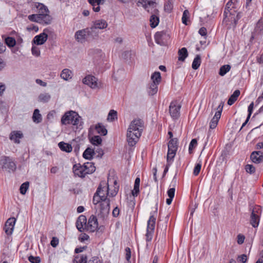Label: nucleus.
I'll list each match as a JSON object with an SVG mask.
<instances>
[{
    "label": "nucleus",
    "mask_w": 263,
    "mask_h": 263,
    "mask_svg": "<svg viewBox=\"0 0 263 263\" xmlns=\"http://www.w3.org/2000/svg\"><path fill=\"white\" fill-rule=\"evenodd\" d=\"M144 128V121L140 119H135L130 123L127 131V141L130 146H133L139 141Z\"/></svg>",
    "instance_id": "1"
},
{
    "label": "nucleus",
    "mask_w": 263,
    "mask_h": 263,
    "mask_svg": "<svg viewBox=\"0 0 263 263\" xmlns=\"http://www.w3.org/2000/svg\"><path fill=\"white\" fill-rule=\"evenodd\" d=\"M82 119L79 114L74 111H69L65 113L61 118V123L63 125L72 124L80 129L82 128Z\"/></svg>",
    "instance_id": "2"
},
{
    "label": "nucleus",
    "mask_w": 263,
    "mask_h": 263,
    "mask_svg": "<svg viewBox=\"0 0 263 263\" xmlns=\"http://www.w3.org/2000/svg\"><path fill=\"white\" fill-rule=\"evenodd\" d=\"M156 218L154 215H151L147 221L146 240L150 241L152 239L154 229L155 228Z\"/></svg>",
    "instance_id": "3"
},
{
    "label": "nucleus",
    "mask_w": 263,
    "mask_h": 263,
    "mask_svg": "<svg viewBox=\"0 0 263 263\" xmlns=\"http://www.w3.org/2000/svg\"><path fill=\"white\" fill-rule=\"evenodd\" d=\"M223 105L224 102L221 101L218 106L216 108H214V109L217 110V111L215 112L214 116L210 122V128L211 129H214L217 126L219 120L221 117Z\"/></svg>",
    "instance_id": "4"
},
{
    "label": "nucleus",
    "mask_w": 263,
    "mask_h": 263,
    "mask_svg": "<svg viewBox=\"0 0 263 263\" xmlns=\"http://www.w3.org/2000/svg\"><path fill=\"white\" fill-rule=\"evenodd\" d=\"M106 182L105 181H101L97 188L96 192L95 193L93 197L92 202L94 204H97L101 202L104 201L107 199V196H105V194L101 195V191L102 190V185H105Z\"/></svg>",
    "instance_id": "5"
},
{
    "label": "nucleus",
    "mask_w": 263,
    "mask_h": 263,
    "mask_svg": "<svg viewBox=\"0 0 263 263\" xmlns=\"http://www.w3.org/2000/svg\"><path fill=\"white\" fill-rule=\"evenodd\" d=\"M242 16L241 13L240 12H235L230 13V14H228V16L226 17L227 21H223V22L227 23L228 21L230 22L229 26L228 27V29H230L232 27L233 28H235L237 24L238 20Z\"/></svg>",
    "instance_id": "6"
},
{
    "label": "nucleus",
    "mask_w": 263,
    "mask_h": 263,
    "mask_svg": "<svg viewBox=\"0 0 263 263\" xmlns=\"http://www.w3.org/2000/svg\"><path fill=\"white\" fill-rule=\"evenodd\" d=\"M181 105L176 101H172L169 106V112L171 117L174 119H177L180 116V110Z\"/></svg>",
    "instance_id": "7"
},
{
    "label": "nucleus",
    "mask_w": 263,
    "mask_h": 263,
    "mask_svg": "<svg viewBox=\"0 0 263 263\" xmlns=\"http://www.w3.org/2000/svg\"><path fill=\"white\" fill-rule=\"evenodd\" d=\"M138 6H142L147 11H151V9H155L157 7V4L153 0H137Z\"/></svg>",
    "instance_id": "8"
},
{
    "label": "nucleus",
    "mask_w": 263,
    "mask_h": 263,
    "mask_svg": "<svg viewBox=\"0 0 263 263\" xmlns=\"http://www.w3.org/2000/svg\"><path fill=\"white\" fill-rule=\"evenodd\" d=\"M100 215L103 218L107 217L110 210V199L107 198L100 203Z\"/></svg>",
    "instance_id": "9"
},
{
    "label": "nucleus",
    "mask_w": 263,
    "mask_h": 263,
    "mask_svg": "<svg viewBox=\"0 0 263 263\" xmlns=\"http://www.w3.org/2000/svg\"><path fill=\"white\" fill-rule=\"evenodd\" d=\"M98 228V219L96 216L92 215L88 219L87 223L86 231L90 232H95Z\"/></svg>",
    "instance_id": "10"
},
{
    "label": "nucleus",
    "mask_w": 263,
    "mask_h": 263,
    "mask_svg": "<svg viewBox=\"0 0 263 263\" xmlns=\"http://www.w3.org/2000/svg\"><path fill=\"white\" fill-rule=\"evenodd\" d=\"M154 38L157 44L161 46H165L166 45V40L169 38V36L164 31H161L156 32Z\"/></svg>",
    "instance_id": "11"
},
{
    "label": "nucleus",
    "mask_w": 263,
    "mask_h": 263,
    "mask_svg": "<svg viewBox=\"0 0 263 263\" xmlns=\"http://www.w3.org/2000/svg\"><path fill=\"white\" fill-rule=\"evenodd\" d=\"M28 18L30 21L43 24H48L49 22V19L45 20L46 16L44 15L42 13L29 15Z\"/></svg>",
    "instance_id": "12"
},
{
    "label": "nucleus",
    "mask_w": 263,
    "mask_h": 263,
    "mask_svg": "<svg viewBox=\"0 0 263 263\" xmlns=\"http://www.w3.org/2000/svg\"><path fill=\"white\" fill-rule=\"evenodd\" d=\"M3 169L10 171H14L16 169V164L12 160L11 158L7 157H4V159L2 160Z\"/></svg>",
    "instance_id": "13"
},
{
    "label": "nucleus",
    "mask_w": 263,
    "mask_h": 263,
    "mask_svg": "<svg viewBox=\"0 0 263 263\" xmlns=\"http://www.w3.org/2000/svg\"><path fill=\"white\" fill-rule=\"evenodd\" d=\"M150 10L152 11H147L152 14L149 20L150 25L152 28H154L158 26L159 22V18L158 16L159 11L157 7H155V9H152V10L151 9Z\"/></svg>",
    "instance_id": "14"
},
{
    "label": "nucleus",
    "mask_w": 263,
    "mask_h": 263,
    "mask_svg": "<svg viewBox=\"0 0 263 263\" xmlns=\"http://www.w3.org/2000/svg\"><path fill=\"white\" fill-rule=\"evenodd\" d=\"M87 218L84 215H80L77 220L76 227L79 231L82 232L86 230Z\"/></svg>",
    "instance_id": "15"
},
{
    "label": "nucleus",
    "mask_w": 263,
    "mask_h": 263,
    "mask_svg": "<svg viewBox=\"0 0 263 263\" xmlns=\"http://www.w3.org/2000/svg\"><path fill=\"white\" fill-rule=\"evenodd\" d=\"M83 83L93 89L98 87L97 79L92 75L86 76L83 80Z\"/></svg>",
    "instance_id": "16"
},
{
    "label": "nucleus",
    "mask_w": 263,
    "mask_h": 263,
    "mask_svg": "<svg viewBox=\"0 0 263 263\" xmlns=\"http://www.w3.org/2000/svg\"><path fill=\"white\" fill-rule=\"evenodd\" d=\"M87 33V28L77 31L75 33L74 35L76 40L81 43L84 42L85 40H89V36Z\"/></svg>",
    "instance_id": "17"
},
{
    "label": "nucleus",
    "mask_w": 263,
    "mask_h": 263,
    "mask_svg": "<svg viewBox=\"0 0 263 263\" xmlns=\"http://www.w3.org/2000/svg\"><path fill=\"white\" fill-rule=\"evenodd\" d=\"M73 172L76 176L83 178L87 174L83 165L80 164H76L73 166Z\"/></svg>",
    "instance_id": "18"
},
{
    "label": "nucleus",
    "mask_w": 263,
    "mask_h": 263,
    "mask_svg": "<svg viewBox=\"0 0 263 263\" xmlns=\"http://www.w3.org/2000/svg\"><path fill=\"white\" fill-rule=\"evenodd\" d=\"M250 159L253 163H260L263 161V153L261 151H254L250 155Z\"/></svg>",
    "instance_id": "19"
},
{
    "label": "nucleus",
    "mask_w": 263,
    "mask_h": 263,
    "mask_svg": "<svg viewBox=\"0 0 263 263\" xmlns=\"http://www.w3.org/2000/svg\"><path fill=\"white\" fill-rule=\"evenodd\" d=\"M256 212L258 213V211ZM260 221V216L255 213L254 210H253L250 216V224L254 228L258 227Z\"/></svg>",
    "instance_id": "20"
},
{
    "label": "nucleus",
    "mask_w": 263,
    "mask_h": 263,
    "mask_svg": "<svg viewBox=\"0 0 263 263\" xmlns=\"http://www.w3.org/2000/svg\"><path fill=\"white\" fill-rule=\"evenodd\" d=\"M46 30L47 29H44V32L34 37L33 40L34 44L37 45H42L46 41L48 37V35L45 33Z\"/></svg>",
    "instance_id": "21"
},
{
    "label": "nucleus",
    "mask_w": 263,
    "mask_h": 263,
    "mask_svg": "<svg viewBox=\"0 0 263 263\" xmlns=\"http://www.w3.org/2000/svg\"><path fill=\"white\" fill-rule=\"evenodd\" d=\"M23 137L22 133L20 131H13L12 132L9 136V138L11 140L13 141L15 143H20V139Z\"/></svg>",
    "instance_id": "22"
},
{
    "label": "nucleus",
    "mask_w": 263,
    "mask_h": 263,
    "mask_svg": "<svg viewBox=\"0 0 263 263\" xmlns=\"http://www.w3.org/2000/svg\"><path fill=\"white\" fill-rule=\"evenodd\" d=\"M233 3V0H230L226 4L223 12V15L224 16L223 21H227L226 17L228 16L229 14H230V13L236 12V11L233 9V7H232V8L231 7Z\"/></svg>",
    "instance_id": "23"
},
{
    "label": "nucleus",
    "mask_w": 263,
    "mask_h": 263,
    "mask_svg": "<svg viewBox=\"0 0 263 263\" xmlns=\"http://www.w3.org/2000/svg\"><path fill=\"white\" fill-rule=\"evenodd\" d=\"M61 77L63 80L68 81L72 78V72L69 69H64L61 73Z\"/></svg>",
    "instance_id": "24"
},
{
    "label": "nucleus",
    "mask_w": 263,
    "mask_h": 263,
    "mask_svg": "<svg viewBox=\"0 0 263 263\" xmlns=\"http://www.w3.org/2000/svg\"><path fill=\"white\" fill-rule=\"evenodd\" d=\"M108 26L107 23L104 20H99L96 21L93 26L96 29H102L106 28Z\"/></svg>",
    "instance_id": "25"
},
{
    "label": "nucleus",
    "mask_w": 263,
    "mask_h": 263,
    "mask_svg": "<svg viewBox=\"0 0 263 263\" xmlns=\"http://www.w3.org/2000/svg\"><path fill=\"white\" fill-rule=\"evenodd\" d=\"M58 146L61 151L66 153H70L72 151V147L71 144L64 142H60L58 144Z\"/></svg>",
    "instance_id": "26"
},
{
    "label": "nucleus",
    "mask_w": 263,
    "mask_h": 263,
    "mask_svg": "<svg viewBox=\"0 0 263 263\" xmlns=\"http://www.w3.org/2000/svg\"><path fill=\"white\" fill-rule=\"evenodd\" d=\"M95 154V151L94 149L87 147L84 152L83 157L86 159L91 160Z\"/></svg>",
    "instance_id": "27"
},
{
    "label": "nucleus",
    "mask_w": 263,
    "mask_h": 263,
    "mask_svg": "<svg viewBox=\"0 0 263 263\" xmlns=\"http://www.w3.org/2000/svg\"><path fill=\"white\" fill-rule=\"evenodd\" d=\"M85 171L87 174H90L93 173L96 170V167L94 165V163L92 162H86L83 165Z\"/></svg>",
    "instance_id": "28"
},
{
    "label": "nucleus",
    "mask_w": 263,
    "mask_h": 263,
    "mask_svg": "<svg viewBox=\"0 0 263 263\" xmlns=\"http://www.w3.org/2000/svg\"><path fill=\"white\" fill-rule=\"evenodd\" d=\"M156 82L149 83L148 86V93L149 95L153 96L156 94L158 91V85Z\"/></svg>",
    "instance_id": "29"
},
{
    "label": "nucleus",
    "mask_w": 263,
    "mask_h": 263,
    "mask_svg": "<svg viewBox=\"0 0 263 263\" xmlns=\"http://www.w3.org/2000/svg\"><path fill=\"white\" fill-rule=\"evenodd\" d=\"M240 92L238 89L235 90L233 93L230 96L228 101V104L232 105L237 100V98L240 95Z\"/></svg>",
    "instance_id": "30"
},
{
    "label": "nucleus",
    "mask_w": 263,
    "mask_h": 263,
    "mask_svg": "<svg viewBox=\"0 0 263 263\" xmlns=\"http://www.w3.org/2000/svg\"><path fill=\"white\" fill-rule=\"evenodd\" d=\"M178 60L183 62L186 58L188 56V52L187 49L183 47L178 51Z\"/></svg>",
    "instance_id": "31"
},
{
    "label": "nucleus",
    "mask_w": 263,
    "mask_h": 263,
    "mask_svg": "<svg viewBox=\"0 0 263 263\" xmlns=\"http://www.w3.org/2000/svg\"><path fill=\"white\" fill-rule=\"evenodd\" d=\"M140 179L139 177H137L135 181L134 189L132 191V195L134 197L138 196L139 193V186H140Z\"/></svg>",
    "instance_id": "32"
},
{
    "label": "nucleus",
    "mask_w": 263,
    "mask_h": 263,
    "mask_svg": "<svg viewBox=\"0 0 263 263\" xmlns=\"http://www.w3.org/2000/svg\"><path fill=\"white\" fill-rule=\"evenodd\" d=\"M36 8L39 10V14H43L44 15L46 16V19H49V16L46 14V13L48 11V8L44 5L43 4L39 3L36 6Z\"/></svg>",
    "instance_id": "33"
},
{
    "label": "nucleus",
    "mask_w": 263,
    "mask_h": 263,
    "mask_svg": "<svg viewBox=\"0 0 263 263\" xmlns=\"http://www.w3.org/2000/svg\"><path fill=\"white\" fill-rule=\"evenodd\" d=\"M32 120L34 123H39L42 121V115L40 114V110L35 109L33 113Z\"/></svg>",
    "instance_id": "34"
},
{
    "label": "nucleus",
    "mask_w": 263,
    "mask_h": 263,
    "mask_svg": "<svg viewBox=\"0 0 263 263\" xmlns=\"http://www.w3.org/2000/svg\"><path fill=\"white\" fill-rule=\"evenodd\" d=\"M89 40L93 39L95 37L97 36L98 33L96 31V29L92 26L90 28H87Z\"/></svg>",
    "instance_id": "35"
},
{
    "label": "nucleus",
    "mask_w": 263,
    "mask_h": 263,
    "mask_svg": "<svg viewBox=\"0 0 263 263\" xmlns=\"http://www.w3.org/2000/svg\"><path fill=\"white\" fill-rule=\"evenodd\" d=\"M87 257L86 255H79L75 257L73 263H87Z\"/></svg>",
    "instance_id": "36"
},
{
    "label": "nucleus",
    "mask_w": 263,
    "mask_h": 263,
    "mask_svg": "<svg viewBox=\"0 0 263 263\" xmlns=\"http://www.w3.org/2000/svg\"><path fill=\"white\" fill-rule=\"evenodd\" d=\"M201 64V57L200 55L197 54L194 58L193 62L192 63V67L193 69L196 70L197 69Z\"/></svg>",
    "instance_id": "37"
},
{
    "label": "nucleus",
    "mask_w": 263,
    "mask_h": 263,
    "mask_svg": "<svg viewBox=\"0 0 263 263\" xmlns=\"http://www.w3.org/2000/svg\"><path fill=\"white\" fill-rule=\"evenodd\" d=\"M89 141L92 145L98 146L101 144L102 140L99 136H94L89 138Z\"/></svg>",
    "instance_id": "38"
},
{
    "label": "nucleus",
    "mask_w": 263,
    "mask_h": 263,
    "mask_svg": "<svg viewBox=\"0 0 263 263\" xmlns=\"http://www.w3.org/2000/svg\"><path fill=\"white\" fill-rule=\"evenodd\" d=\"M151 78L152 82H156V84H159L161 80L160 73L159 71L154 72Z\"/></svg>",
    "instance_id": "39"
},
{
    "label": "nucleus",
    "mask_w": 263,
    "mask_h": 263,
    "mask_svg": "<svg viewBox=\"0 0 263 263\" xmlns=\"http://www.w3.org/2000/svg\"><path fill=\"white\" fill-rule=\"evenodd\" d=\"M96 129L97 133L103 136H105L107 133V130L105 127L100 123H98L96 126Z\"/></svg>",
    "instance_id": "40"
},
{
    "label": "nucleus",
    "mask_w": 263,
    "mask_h": 263,
    "mask_svg": "<svg viewBox=\"0 0 263 263\" xmlns=\"http://www.w3.org/2000/svg\"><path fill=\"white\" fill-rule=\"evenodd\" d=\"M177 151V149L174 148H168L167 154V160H170V161L172 162L173 161L174 158L175 157Z\"/></svg>",
    "instance_id": "41"
},
{
    "label": "nucleus",
    "mask_w": 263,
    "mask_h": 263,
    "mask_svg": "<svg viewBox=\"0 0 263 263\" xmlns=\"http://www.w3.org/2000/svg\"><path fill=\"white\" fill-rule=\"evenodd\" d=\"M231 66L229 65H224L222 66L219 69V74L221 76H224L228 71H230Z\"/></svg>",
    "instance_id": "42"
},
{
    "label": "nucleus",
    "mask_w": 263,
    "mask_h": 263,
    "mask_svg": "<svg viewBox=\"0 0 263 263\" xmlns=\"http://www.w3.org/2000/svg\"><path fill=\"white\" fill-rule=\"evenodd\" d=\"M168 148L178 149V139L172 138L168 143Z\"/></svg>",
    "instance_id": "43"
},
{
    "label": "nucleus",
    "mask_w": 263,
    "mask_h": 263,
    "mask_svg": "<svg viewBox=\"0 0 263 263\" xmlns=\"http://www.w3.org/2000/svg\"><path fill=\"white\" fill-rule=\"evenodd\" d=\"M5 43L9 47H13L16 44L15 40L12 37H7L5 39Z\"/></svg>",
    "instance_id": "44"
},
{
    "label": "nucleus",
    "mask_w": 263,
    "mask_h": 263,
    "mask_svg": "<svg viewBox=\"0 0 263 263\" xmlns=\"http://www.w3.org/2000/svg\"><path fill=\"white\" fill-rule=\"evenodd\" d=\"M29 186V182L26 181L23 184H21L20 187V191L21 194L22 195H25L27 191L28 190Z\"/></svg>",
    "instance_id": "45"
},
{
    "label": "nucleus",
    "mask_w": 263,
    "mask_h": 263,
    "mask_svg": "<svg viewBox=\"0 0 263 263\" xmlns=\"http://www.w3.org/2000/svg\"><path fill=\"white\" fill-rule=\"evenodd\" d=\"M190 17V12L188 10H185L183 12L182 22L185 25H187V22Z\"/></svg>",
    "instance_id": "46"
},
{
    "label": "nucleus",
    "mask_w": 263,
    "mask_h": 263,
    "mask_svg": "<svg viewBox=\"0 0 263 263\" xmlns=\"http://www.w3.org/2000/svg\"><path fill=\"white\" fill-rule=\"evenodd\" d=\"M255 31L258 33L263 32V20H259L256 24L255 27Z\"/></svg>",
    "instance_id": "47"
},
{
    "label": "nucleus",
    "mask_w": 263,
    "mask_h": 263,
    "mask_svg": "<svg viewBox=\"0 0 263 263\" xmlns=\"http://www.w3.org/2000/svg\"><path fill=\"white\" fill-rule=\"evenodd\" d=\"M173 8V1H168L164 5V10L167 12H171Z\"/></svg>",
    "instance_id": "48"
},
{
    "label": "nucleus",
    "mask_w": 263,
    "mask_h": 263,
    "mask_svg": "<svg viewBox=\"0 0 263 263\" xmlns=\"http://www.w3.org/2000/svg\"><path fill=\"white\" fill-rule=\"evenodd\" d=\"M108 120L111 121H114L117 119V112L114 110H110L107 117Z\"/></svg>",
    "instance_id": "49"
},
{
    "label": "nucleus",
    "mask_w": 263,
    "mask_h": 263,
    "mask_svg": "<svg viewBox=\"0 0 263 263\" xmlns=\"http://www.w3.org/2000/svg\"><path fill=\"white\" fill-rule=\"evenodd\" d=\"M39 101L41 102H47L49 99V96L47 93H41L39 96Z\"/></svg>",
    "instance_id": "50"
},
{
    "label": "nucleus",
    "mask_w": 263,
    "mask_h": 263,
    "mask_svg": "<svg viewBox=\"0 0 263 263\" xmlns=\"http://www.w3.org/2000/svg\"><path fill=\"white\" fill-rule=\"evenodd\" d=\"M201 168V162L200 161L199 162L196 164V165L194 167V168L193 174L195 176H197L200 173Z\"/></svg>",
    "instance_id": "51"
},
{
    "label": "nucleus",
    "mask_w": 263,
    "mask_h": 263,
    "mask_svg": "<svg viewBox=\"0 0 263 263\" xmlns=\"http://www.w3.org/2000/svg\"><path fill=\"white\" fill-rule=\"evenodd\" d=\"M197 145V141L196 139H193L191 140L189 147V152L191 154L192 153V150Z\"/></svg>",
    "instance_id": "52"
},
{
    "label": "nucleus",
    "mask_w": 263,
    "mask_h": 263,
    "mask_svg": "<svg viewBox=\"0 0 263 263\" xmlns=\"http://www.w3.org/2000/svg\"><path fill=\"white\" fill-rule=\"evenodd\" d=\"M245 170L246 171L250 174H253L255 172V167L251 164H247L245 166Z\"/></svg>",
    "instance_id": "53"
},
{
    "label": "nucleus",
    "mask_w": 263,
    "mask_h": 263,
    "mask_svg": "<svg viewBox=\"0 0 263 263\" xmlns=\"http://www.w3.org/2000/svg\"><path fill=\"white\" fill-rule=\"evenodd\" d=\"M28 260L31 263H40L41 261V259L39 257L33 256L32 255L29 256Z\"/></svg>",
    "instance_id": "54"
},
{
    "label": "nucleus",
    "mask_w": 263,
    "mask_h": 263,
    "mask_svg": "<svg viewBox=\"0 0 263 263\" xmlns=\"http://www.w3.org/2000/svg\"><path fill=\"white\" fill-rule=\"evenodd\" d=\"M15 221H16V219L14 217H11V218H9L7 220L5 224H6L7 227H8L9 226L10 227H12L13 228H14V226L15 224Z\"/></svg>",
    "instance_id": "55"
},
{
    "label": "nucleus",
    "mask_w": 263,
    "mask_h": 263,
    "mask_svg": "<svg viewBox=\"0 0 263 263\" xmlns=\"http://www.w3.org/2000/svg\"><path fill=\"white\" fill-rule=\"evenodd\" d=\"M59 243V239L57 237H52L50 241V246L53 248H56Z\"/></svg>",
    "instance_id": "56"
},
{
    "label": "nucleus",
    "mask_w": 263,
    "mask_h": 263,
    "mask_svg": "<svg viewBox=\"0 0 263 263\" xmlns=\"http://www.w3.org/2000/svg\"><path fill=\"white\" fill-rule=\"evenodd\" d=\"M13 229L14 228H13L12 227H10L9 226L8 227H7L6 224H5L4 227V230L5 231V233L7 235H11L13 232Z\"/></svg>",
    "instance_id": "57"
},
{
    "label": "nucleus",
    "mask_w": 263,
    "mask_h": 263,
    "mask_svg": "<svg viewBox=\"0 0 263 263\" xmlns=\"http://www.w3.org/2000/svg\"><path fill=\"white\" fill-rule=\"evenodd\" d=\"M89 238V237L87 234L85 233H82L80 235L79 240L81 242H83L85 240H87Z\"/></svg>",
    "instance_id": "58"
},
{
    "label": "nucleus",
    "mask_w": 263,
    "mask_h": 263,
    "mask_svg": "<svg viewBox=\"0 0 263 263\" xmlns=\"http://www.w3.org/2000/svg\"><path fill=\"white\" fill-rule=\"evenodd\" d=\"M175 189L174 187L168 189L167 192L168 197L174 198L175 196Z\"/></svg>",
    "instance_id": "59"
},
{
    "label": "nucleus",
    "mask_w": 263,
    "mask_h": 263,
    "mask_svg": "<svg viewBox=\"0 0 263 263\" xmlns=\"http://www.w3.org/2000/svg\"><path fill=\"white\" fill-rule=\"evenodd\" d=\"M125 258L127 261H129L131 257V251L129 248L127 247L125 249Z\"/></svg>",
    "instance_id": "60"
},
{
    "label": "nucleus",
    "mask_w": 263,
    "mask_h": 263,
    "mask_svg": "<svg viewBox=\"0 0 263 263\" xmlns=\"http://www.w3.org/2000/svg\"><path fill=\"white\" fill-rule=\"evenodd\" d=\"M237 259L241 262L245 263L247 260V256L246 254H242L238 256Z\"/></svg>",
    "instance_id": "61"
},
{
    "label": "nucleus",
    "mask_w": 263,
    "mask_h": 263,
    "mask_svg": "<svg viewBox=\"0 0 263 263\" xmlns=\"http://www.w3.org/2000/svg\"><path fill=\"white\" fill-rule=\"evenodd\" d=\"M27 30L29 31H34L35 32H37L39 30V28L37 26L31 24L27 27Z\"/></svg>",
    "instance_id": "62"
},
{
    "label": "nucleus",
    "mask_w": 263,
    "mask_h": 263,
    "mask_svg": "<svg viewBox=\"0 0 263 263\" xmlns=\"http://www.w3.org/2000/svg\"><path fill=\"white\" fill-rule=\"evenodd\" d=\"M95 153H96L98 154V155H97V157L101 158L104 155L103 151L101 148L98 147L96 150H95Z\"/></svg>",
    "instance_id": "63"
},
{
    "label": "nucleus",
    "mask_w": 263,
    "mask_h": 263,
    "mask_svg": "<svg viewBox=\"0 0 263 263\" xmlns=\"http://www.w3.org/2000/svg\"><path fill=\"white\" fill-rule=\"evenodd\" d=\"M88 263H101L100 260L98 257H93L90 259Z\"/></svg>",
    "instance_id": "64"
}]
</instances>
